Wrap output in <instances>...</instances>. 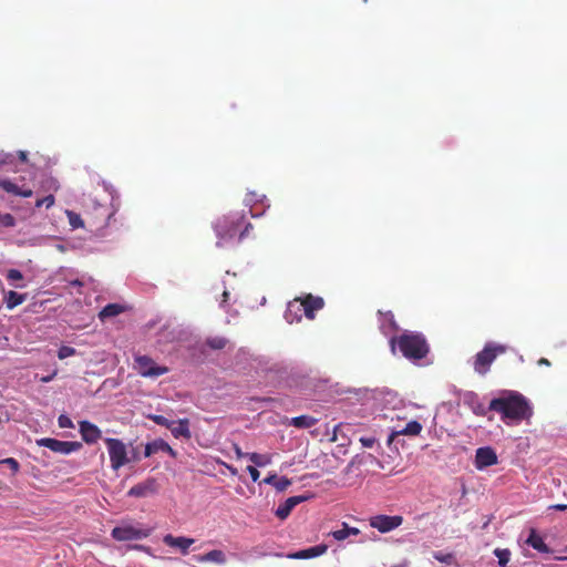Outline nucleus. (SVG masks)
<instances>
[{
    "instance_id": "obj_20",
    "label": "nucleus",
    "mask_w": 567,
    "mask_h": 567,
    "mask_svg": "<svg viewBox=\"0 0 567 567\" xmlns=\"http://www.w3.org/2000/svg\"><path fill=\"white\" fill-rule=\"evenodd\" d=\"M526 544L539 553H550V548L546 545L543 537L537 533L535 528L529 529V535L528 538L526 539Z\"/></svg>"
},
{
    "instance_id": "obj_50",
    "label": "nucleus",
    "mask_w": 567,
    "mask_h": 567,
    "mask_svg": "<svg viewBox=\"0 0 567 567\" xmlns=\"http://www.w3.org/2000/svg\"><path fill=\"white\" fill-rule=\"evenodd\" d=\"M228 296H229V293H228L227 291H224V293H223L224 301H226V300H227Z\"/></svg>"
},
{
    "instance_id": "obj_46",
    "label": "nucleus",
    "mask_w": 567,
    "mask_h": 567,
    "mask_svg": "<svg viewBox=\"0 0 567 567\" xmlns=\"http://www.w3.org/2000/svg\"><path fill=\"white\" fill-rule=\"evenodd\" d=\"M549 509L563 512V511L567 509V505L566 504H555V505H550Z\"/></svg>"
},
{
    "instance_id": "obj_12",
    "label": "nucleus",
    "mask_w": 567,
    "mask_h": 567,
    "mask_svg": "<svg viewBox=\"0 0 567 567\" xmlns=\"http://www.w3.org/2000/svg\"><path fill=\"white\" fill-rule=\"evenodd\" d=\"M158 484L156 478L148 477L145 481L132 486L127 495L131 497H146L157 493Z\"/></svg>"
},
{
    "instance_id": "obj_34",
    "label": "nucleus",
    "mask_w": 567,
    "mask_h": 567,
    "mask_svg": "<svg viewBox=\"0 0 567 567\" xmlns=\"http://www.w3.org/2000/svg\"><path fill=\"white\" fill-rule=\"evenodd\" d=\"M495 556L498 558V564L502 566V567H505L506 564L508 563L509 560V557H511V551L508 549H495L494 551Z\"/></svg>"
},
{
    "instance_id": "obj_45",
    "label": "nucleus",
    "mask_w": 567,
    "mask_h": 567,
    "mask_svg": "<svg viewBox=\"0 0 567 567\" xmlns=\"http://www.w3.org/2000/svg\"><path fill=\"white\" fill-rule=\"evenodd\" d=\"M234 451L238 458L247 457L248 453L243 452L241 449L237 444L234 445Z\"/></svg>"
},
{
    "instance_id": "obj_36",
    "label": "nucleus",
    "mask_w": 567,
    "mask_h": 567,
    "mask_svg": "<svg viewBox=\"0 0 567 567\" xmlns=\"http://www.w3.org/2000/svg\"><path fill=\"white\" fill-rule=\"evenodd\" d=\"M0 225H2L3 227H8V228L14 227L16 226L14 216L9 213L0 214Z\"/></svg>"
},
{
    "instance_id": "obj_44",
    "label": "nucleus",
    "mask_w": 567,
    "mask_h": 567,
    "mask_svg": "<svg viewBox=\"0 0 567 567\" xmlns=\"http://www.w3.org/2000/svg\"><path fill=\"white\" fill-rule=\"evenodd\" d=\"M360 442L362 443L363 446L365 447H372L373 444H374V439H371V437H361L360 439Z\"/></svg>"
},
{
    "instance_id": "obj_21",
    "label": "nucleus",
    "mask_w": 567,
    "mask_h": 567,
    "mask_svg": "<svg viewBox=\"0 0 567 567\" xmlns=\"http://www.w3.org/2000/svg\"><path fill=\"white\" fill-rule=\"evenodd\" d=\"M0 188L6 190L9 194L21 196V197H31L33 192L31 188H22L19 187L17 184L9 179H0Z\"/></svg>"
},
{
    "instance_id": "obj_37",
    "label": "nucleus",
    "mask_w": 567,
    "mask_h": 567,
    "mask_svg": "<svg viewBox=\"0 0 567 567\" xmlns=\"http://www.w3.org/2000/svg\"><path fill=\"white\" fill-rule=\"evenodd\" d=\"M75 353H76V350L74 348L69 347V346H62V347H60V349L58 351V358L60 360H63V359L74 355Z\"/></svg>"
},
{
    "instance_id": "obj_7",
    "label": "nucleus",
    "mask_w": 567,
    "mask_h": 567,
    "mask_svg": "<svg viewBox=\"0 0 567 567\" xmlns=\"http://www.w3.org/2000/svg\"><path fill=\"white\" fill-rule=\"evenodd\" d=\"M152 528H142L140 525L122 524L112 529V537L118 542L140 540L151 535Z\"/></svg>"
},
{
    "instance_id": "obj_43",
    "label": "nucleus",
    "mask_w": 567,
    "mask_h": 567,
    "mask_svg": "<svg viewBox=\"0 0 567 567\" xmlns=\"http://www.w3.org/2000/svg\"><path fill=\"white\" fill-rule=\"evenodd\" d=\"M384 316H385V318L388 319L389 324L391 326V328H392L393 330H398V329H399V327H398V324H396V322H395V320H394V316H393V313H392L391 311H389V312H386Z\"/></svg>"
},
{
    "instance_id": "obj_6",
    "label": "nucleus",
    "mask_w": 567,
    "mask_h": 567,
    "mask_svg": "<svg viewBox=\"0 0 567 567\" xmlns=\"http://www.w3.org/2000/svg\"><path fill=\"white\" fill-rule=\"evenodd\" d=\"M104 443L107 449L112 470L118 471L130 462L127 447L124 442L118 439L106 437L104 439Z\"/></svg>"
},
{
    "instance_id": "obj_19",
    "label": "nucleus",
    "mask_w": 567,
    "mask_h": 567,
    "mask_svg": "<svg viewBox=\"0 0 567 567\" xmlns=\"http://www.w3.org/2000/svg\"><path fill=\"white\" fill-rule=\"evenodd\" d=\"M169 431L175 439L184 437L185 440H189L192 437L188 419L173 421Z\"/></svg>"
},
{
    "instance_id": "obj_24",
    "label": "nucleus",
    "mask_w": 567,
    "mask_h": 567,
    "mask_svg": "<svg viewBox=\"0 0 567 567\" xmlns=\"http://www.w3.org/2000/svg\"><path fill=\"white\" fill-rule=\"evenodd\" d=\"M360 534V529L357 527H351L347 523H342V528L338 530L331 532V536L338 540L342 542L350 536H358Z\"/></svg>"
},
{
    "instance_id": "obj_15",
    "label": "nucleus",
    "mask_w": 567,
    "mask_h": 567,
    "mask_svg": "<svg viewBox=\"0 0 567 567\" xmlns=\"http://www.w3.org/2000/svg\"><path fill=\"white\" fill-rule=\"evenodd\" d=\"M163 542L169 547L178 548L183 555H186L188 554L189 547L195 543V539L183 536L175 537L172 534H167L163 537Z\"/></svg>"
},
{
    "instance_id": "obj_2",
    "label": "nucleus",
    "mask_w": 567,
    "mask_h": 567,
    "mask_svg": "<svg viewBox=\"0 0 567 567\" xmlns=\"http://www.w3.org/2000/svg\"><path fill=\"white\" fill-rule=\"evenodd\" d=\"M252 225L247 220L245 213H230L218 218L214 225L217 245L223 246L225 243L237 239L241 241Z\"/></svg>"
},
{
    "instance_id": "obj_28",
    "label": "nucleus",
    "mask_w": 567,
    "mask_h": 567,
    "mask_svg": "<svg viewBox=\"0 0 567 567\" xmlns=\"http://www.w3.org/2000/svg\"><path fill=\"white\" fill-rule=\"evenodd\" d=\"M249 461L255 464V466L264 467L271 463L270 454H259V453H250L247 454Z\"/></svg>"
},
{
    "instance_id": "obj_30",
    "label": "nucleus",
    "mask_w": 567,
    "mask_h": 567,
    "mask_svg": "<svg viewBox=\"0 0 567 567\" xmlns=\"http://www.w3.org/2000/svg\"><path fill=\"white\" fill-rule=\"evenodd\" d=\"M24 300V295H20L16 291H9V293L6 297V305L8 309H13L17 306L21 305Z\"/></svg>"
},
{
    "instance_id": "obj_17",
    "label": "nucleus",
    "mask_w": 567,
    "mask_h": 567,
    "mask_svg": "<svg viewBox=\"0 0 567 567\" xmlns=\"http://www.w3.org/2000/svg\"><path fill=\"white\" fill-rule=\"evenodd\" d=\"M305 499H307V497L305 496H291L289 498H287L282 504H280L278 506V508L276 509L275 514L276 516L284 520L286 519L291 511L300 503H302Z\"/></svg>"
},
{
    "instance_id": "obj_3",
    "label": "nucleus",
    "mask_w": 567,
    "mask_h": 567,
    "mask_svg": "<svg viewBox=\"0 0 567 567\" xmlns=\"http://www.w3.org/2000/svg\"><path fill=\"white\" fill-rule=\"evenodd\" d=\"M390 343L393 350L396 343L402 354L412 361L424 359L430 351L424 336L416 332H404L398 338H391Z\"/></svg>"
},
{
    "instance_id": "obj_32",
    "label": "nucleus",
    "mask_w": 567,
    "mask_h": 567,
    "mask_svg": "<svg viewBox=\"0 0 567 567\" xmlns=\"http://www.w3.org/2000/svg\"><path fill=\"white\" fill-rule=\"evenodd\" d=\"M228 341L224 337H213L206 340V344L214 350H221L227 346Z\"/></svg>"
},
{
    "instance_id": "obj_1",
    "label": "nucleus",
    "mask_w": 567,
    "mask_h": 567,
    "mask_svg": "<svg viewBox=\"0 0 567 567\" xmlns=\"http://www.w3.org/2000/svg\"><path fill=\"white\" fill-rule=\"evenodd\" d=\"M488 409L502 415V420L507 424L509 422H520L529 420L533 415V409L527 399L517 392H513L507 396L493 399Z\"/></svg>"
},
{
    "instance_id": "obj_16",
    "label": "nucleus",
    "mask_w": 567,
    "mask_h": 567,
    "mask_svg": "<svg viewBox=\"0 0 567 567\" xmlns=\"http://www.w3.org/2000/svg\"><path fill=\"white\" fill-rule=\"evenodd\" d=\"M158 452H165L169 454L172 457H176L177 453L176 451L164 440L158 439L151 443H147L144 451V456L150 457L153 454H156Z\"/></svg>"
},
{
    "instance_id": "obj_48",
    "label": "nucleus",
    "mask_w": 567,
    "mask_h": 567,
    "mask_svg": "<svg viewBox=\"0 0 567 567\" xmlns=\"http://www.w3.org/2000/svg\"><path fill=\"white\" fill-rule=\"evenodd\" d=\"M537 363H538V365H546V367L550 365V362L546 358H540Z\"/></svg>"
},
{
    "instance_id": "obj_51",
    "label": "nucleus",
    "mask_w": 567,
    "mask_h": 567,
    "mask_svg": "<svg viewBox=\"0 0 567 567\" xmlns=\"http://www.w3.org/2000/svg\"><path fill=\"white\" fill-rule=\"evenodd\" d=\"M248 203H251L254 199L252 198H247L246 199Z\"/></svg>"
},
{
    "instance_id": "obj_25",
    "label": "nucleus",
    "mask_w": 567,
    "mask_h": 567,
    "mask_svg": "<svg viewBox=\"0 0 567 567\" xmlns=\"http://www.w3.org/2000/svg\"><path fill=\"white\" fill-rule=\"evenodd\" d=\"M264 483L270 484V485L275 486V488L277 491L282 492L290 486L291 481L285 476L278 477L277 474H271V475L267 476L266 478H264Z\"/></svg>"
},
{
    "instance_id": "obj_49",
    "label": "nucleus",
    "mask_w": 567,
    "mask_h": 567,
    "mask_svg": "<svg viewBox=\"0 0 567 567\" xmlns=\"http://www.w3.org/2000/svg\"><path fill=\"white\" fill-rule=\"evenodd\" d=\"M353 465H354V462H350V463L346 466L344 472H346V473H350V472L352 471Z\"/></svg>"
},
{
    "instance_id": "obj_22",
    "label": "nucleus",
    "mask_w": 567,
    "mask_h": 567,
    "mask_svg": "<svg viewBox=\"0 0 567 567\" xmlns=\"http://www.w3.org/2000/svg\"><path fill=\"white\" fill-rule=\"evenodd\" d=\"M318 423V419L311 415H299L288 420V424L298 429H310Z\"/></svg>"
},
{
    "instance_id": "obj_29",
    "label": "nucleus",
    "mask_w": 567,
    "mask_h": 567,
    "mask_svg": "<svg viewBox=\"0 0 567 567\" xmlns=\"http://www.w3.org/2000/svg\"><path fill=\"white\" fill-rule=\"evenodd\" d=\"M467 403L473 413L477 416H485L487 414V411H491L476 396L471 398V400Z\"/></svg>"
},
{
    "instance_id": "obj_38",
    "label": "nucleus",
    "mask_w": 567,
    "mask_h": 567,
    "mask_svg": "<svg viewBox=\"0 0 567 567\" xmlns=\"http://www.w3.org/2000/svg\"><path fill=\"white\" fill-rule=\"evenodd\" d=\"M55 203V198L53 195H48L43 198H40L37 200L35 203V207L40 208L42 206H45L47 208H50L54 205Z\"/></svg>"
},
{
    "instance_id": "obj_26",
    "label": "nucleus",
    "mask_w": 567,
    "mask_h": 567,
    "mask_svg": "<svg viewBox=\"0 0 567 567\" xmlns=\"http://www.w3.org/2000/svg\"><path fill=\"white\" fill-rule=\"evenodd\" d=\"M197 561H214L216 564L223 565L226 563V556L221 550L213 549L204 555L198 556Z\"/></svg>"
},
{
    "instance_id": "obj_40",
    "label": "nucleus",
    "mask_w": 567,
    "mask_h": 567,
    "mask_svg": "<svg viewBox=\"0 0 567 567\" xmlns=\"http://www.w3.org/2000/svg\"><path fill=\"white\" fill-rule=\"evenodd\" d=\"M0 464L9 465V467L11 468L13 474L18 473L19 470H20L19 462L16 458H13V457H8V458L2 460V461H0Z\"/></svg>"
},
{
    "instance_id": "obj_8",
    "label": "nucleus",
    "mask_w": 567,
    "mask_h": 567,
    "mask_svg": "<svg viewBox=\"0 0 567 567\" xmlns=\"http://www.w3.org/2000/svg\"><path fill=\"white\" fill-rule=\"evenodd\" d=\"M37 445L44 446L54 453L68 455L79 451L82 447L80 442L59 441L51 437H42L35 441Z\"/></svg>"
},
{
    "instance_id": "obj_42",
    "label": "nucleus",
    "mask_w": 567,
    "mask_h": 567,
    "mask_svg": "<svg viewBox=\"0 0 567 567\" xmlns=\"http://www.w3.org/2000/svg\"><path fill=\"white\" fill-rule=\"evenodd\" d=\"M247 472L249 473L252 482H257L259 480L260 473L256 468V466H251V465L247 466Z\"/></svg>"
},
{
    "instance_id": "obj_39",
    "label": "nucleus",
    "mask_w": 567,
    "mask_h": 567,
    "mask_svg": "<svg viewBox=\"0 0 567 567\" xmlns=\"http://www.w3.org/2000/svg\"><path fill=\"white\" fill-rule=\"evenodd\" d=\"M58 424L61 429H72L74 427V424L72 422V420L68 416V415H64V414H61L58 419Z\"/></svg>"
},
{
    "instance_id": "obj_4",
    "label": "nucleus",
    "mask_w": 567,
    "mask_h": 567,
    "mask_svg": "<svg viewBox=\"0 0 567 567\" xmlns=\"http://www.w3.org/2000/svg\"><path fill=\"white\" fill-rule=\"evenodd\" d=\"M507 347L495 342H487L483 350L480 351L473 362V368L478 374H486L489 371L491 364L498 355L506 353Z\"/></svg>"
},
{
    "instance_id": "obj_13",
    "label": "nucleus",
    "mask_w": 567,
    "mask_h": 567,
    "mask_svg": "<svg viewBox=\"0 0 567 567\" xmlns=\"http://www.w3.org/2000/svg\"><path fill=\"white\" fill-rule=\"evenodd\" d=\"M79 430L82 436V440L87 444H94L102 437L101 430L90 421H80Z\"/></svg>"
},
{
    "instance_id": "obj_35",
    "label": "nucleus",
    "mask_w": 567,
    "mask_h": 567,
    "mask_svg": "<svg viewBox=\"0 0 567 567\" xmlns=\"http://www.w3.org/2000/svg\"><path fill=\"white\" fill-rule=\"evenodd\" d=\"M148 417L155 424L161 425V426H165L168 430H169V427L172 425V422H173V421H169L168 419H166L164 415H159V414H153V415H150Z\"/></svg>"
},
{
    "instance_id": "obj_31",
    "label": "nucleus",
    "mask_w": 567,
    "mask_h": 567,
    "mask_svg": "<svg viewBox=\"0 0 567 567\" xmlns=\"http://www.w3.org/2000/svg\"><path fill=\"white\" fill-rule=\"evenodd\" d=\"M65 215L72 229L84 227V221L78 213L68 209L65 210Z\"/></svg>"
},
{
    "instance_id": "obj_14",
    "label": "nucleus",
    "mask_w": 567,
    "mask_h": 567,
    "mask_svg": "<svg viewBox=\"0 0 567 567\" xmlns=\"http://www.w3.org/2000/svg\"><path fill=\"white\" fill-rule=\"evenodd\" d=\"M303 316V307L299 297L288 302L285 311V319L288 323L300 322Z\"/></svg>"
},
{
    "instance_id": "obj_41",
    "label": "nucleus",
    "mask_w": 567,
    "mask_h": 567,
    "mask_svg": "<svg viewBox=\"0 0 567 567\" xmlns=\"http://www.w3.org/2000/svg\"><path fill=\"white\" fill-rule=\"evenodd\" d=\"M7 278L9 280H21L22 279V274L18 269H10L8 271Z\"/></svg>"
},
{
    "instance_id": "obj_10",
    "label": "nucleus",
    "mask_w": 567,
    "mask_h": 567,
    "mask_svg": "<svg viewBox=\"0 0 567 567\" xmlns=\"http://www.w3.org/2000/svg\"><path fill=\"white\" fill-rule=\"evenodd\" d=\"M305 317L313 320L316 317V311L321 310L324 307V300L322 297L313 296L311 293H307L305 296L299 297Z\"/></svg>"
},
{
    "instance_id": "obj_18",
    "label": "nucleus",
    "mask_w": 567,
    "mask_h": 567,
    "mask_svg": "<svg viewBox=\"0 0 567 567\" xmlns=\"http://www.w3.org/2000/svg\"><path fill=\"white\" fill-rule=\"evenodd\" d=\"M328 550V546L326 544H320L313 547H309L293 554H290L288 557L292 559H309L321 556L326 554Z\"/></svg>"
},
{
    "instance_id": "obj_27",
    "label": "nucleus",
    "mask_w": 567,
    "mask_h": 567,
    "mask_svg": "<svg viewBox=\"0 0 567 567\" xmlns=\"http://www.w3.org/2000/svg\"><path fill=\"white\" fill-rule=\"evenodd\" d=\"M422 431V425L420 422L417 421H410L409 423H406V425L395 432L394 434H399V435H410V436H415V435H419Z\"/></svg>"
},
{
    "instance_id": "obj_9",
    "label": "nucleus",
    "mask_w": 567,
    "mask_h": 567,
    "mask_svg": "<svg viewBox=\"0 0 567 567\" xmlns=\"http://www.w3.org/2000/svg\"><path fill=\"white\" fill-rule=\"evenodd\" d=\"M403 523V517L400 515L389 516V515H375L370 517L369 524L372 528L378 529L380 533L385 534L389 533Z\"/></svg>"
},
{
    "instance_id": "obj_5",
    "label": "nucleus",
    "mask_w": 567,
    "mask_h": 567,
    "mask_svg": "<svg viewBox=\"0 0 567 567\" xmlns=\"http://www.w3.org/2000/svg\"><path fill=\"white\" fill-rule=\"evenodd\" d=\"M133 369L143 378L156 379L166 374L169 369L165 365H158L151 357L137 354L134 357Z\"/></svg>"
},
{
    "instance_id": "obj_47",
    "label": "nucleus",
    "mask_w": 567,
    "mask_h": 567,
    "mask_svg": "<svg viewBox=\"0 0 567 567\" xmlns=\"http://www.w3.org/2000/svg\"><path fill=\"white\" fill-rule=\"evenodd\" d=\"M18 157L21 162H27L28 161V153L25 151H19L18 152Z\"/></svg>"
},
{
    "instance_id": "obj_33",
    "label": "nucleus",
    "mask_w": 567,
    "mask_h": 567,
    "mask_svg": "<svg viewBox=\"0 0 567 567\" xmlns=\"http://www.w3.org/2000/svg\"><path fill=\"white\" fill-rule=\"evenodd\" d=\"M434 559L450 566L454 564V556L451 553L435 551L433 553Z\"/></svg>"
},
{
    "instance_id": "obj_23",
    "label": "nucleus",
    "mask_w": 567,
    "mask_h": 567,
    "mask_svg": "<svg viewBox=\"0 0 567 567\" xmlns=\"http://www.w3.org/2000/svg\"><path fill=\"white\" fill-rule=\"evenodd\" d=\"M125 311V307L120 303H109L100 312L99 319L105 321L109 318L116 317Z\"/></svg>"
},
{
    "instance_id": "obj_11",
    "label": "nucleus",
    "mask_w": 567,
    "mask_h": 567,
    "mask_svg": "<svg viewBox=\"0 0 567 567\" xmlns=\"http://www.w3.org/2000/svg\"><path fill=\"white\" fill-rule=\"evenodd\" d=\"M498 462L496 452L489 447H478L475 452V467L477 470H484L488 466L495 465Z\"/></svg>"
}]
</instances>
